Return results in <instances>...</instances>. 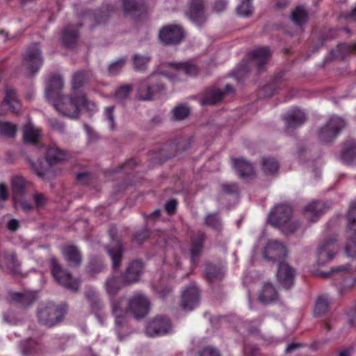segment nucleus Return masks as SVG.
<instances>
[{"instance_id": "f257e3e1", "label": "nucleus", "mask_w": 356, "mask_h": 356, "mask_svg": "<svg viewBox=\"0 0 356 356\" xmlns=\"http://www.w3.org/2000/svg\"><path fill=\"white\" fill-rule=\"evenodd\" d=\"M67 157V152L54 144L47 146L45 149L44 158L47 165L40 159L35 162L29 156H26V160L31 170L38 177L45 179L51 173V168L65 161Z\"/></svg>"}, {"instance_id": "f03ea898", "label": "nucleus", "mask_w": 356, "mask_h": 356, "mask_svg": "<svg viewBox=\"0 0 356 356\" xmlns=\"http://www.w3.org/2000/svg\"><path fill=\"white\" fill-rule=\"evenodd\" d=\"M165 89V86L162 78L159 74L154 72L139 82L136 97L142 101H151Z\"/></svg>"}, {"instance_id": "7ed1b4c3", "label": "nucleus", "mask_w": 356, "mask_h": 356, "mask_svg": "<svg viewBox=\"0 0 356 356\" xmlns=\"http://www.w3.org/2000/svg\"><path fill=\"white\" fill-rule=\"evenodd\" d=\"M88 100L84 94L80 95H61L53 101L55 108L62 115L72 118L79 115L81 106H85Z\"/></svg>"}, {"instance_id": "20e7f679", "label": "nucleus", "mask_w": 356, "mask_h": 356, "mask_svg": "<svg viewBox=\"0 0 356 356\" xmlns=\"http://www.w3.org/2000/svg\"><path fill=\"white\" fill-rule=\"evenodd\" d=\"M108 232L111 243L105 246V250L111 259L113 269L118 271L122 264L124 248L121 238L118 236V229L115 226L111 225Z\"/></svg>"}, {"instance_id": "39448f33", "label": "nucleus", "mask_w": 356, "mask_h": 356, "mask_svg": "<svg viewBox=\"0 0 356 356\" xmlns=\"http://www.w3.org/2000/svg\"><path fill=\"white\" fill-rule=\"evenodd\" d=\"M346 126V122L343 118L332 115L326 123L318 129V138L322 143H330L339 136Z\"/></svg>"}, {"instance_id": "423d86ee", "label": "nucleus", "mask_w": 356, "mask_h": 356, "mask_svg": "<svg viewBox=\"0 0 356 356\" xmlns=\"http://www.w3.org/2000/svg\"><path fill=\"white\" fill-rule=\"evenodd\" d=\"M49 262L51 274L55 280L65 288L74 292L77 291L80 284L79 280L65 269L55 257H51Z\"/></svg>"}, {"instance_id": "0eeeda50", "label": "nucleus", "mask_w": 356, "mask_h": 356, "mask_svg": "<svg viewBox=\"0 0 356 356\" xmlns=\"http://www.w3.org/2000/svg\"><path fill=\"white\" fill-rule=\"evenodd\" d=\"M42 62L41 51L37 44H33L26 51L22 63V70L25 76H33L39 70Z\"/></svg>"}, {"instance_id": "6e6552de", "label": "nucleus", "mask_w": 356, "mask_h": 356, "mask_svg": "<svg viewBox=\"0 0 356 356\" xmlns=\"http://www.w3.org/2000/svg\"><path fill=\"white\" fill-rule=\"evenodd\" d=\"M251 57V61H243L238 67V74H243L250 70V64L255 65L257 66L259 72H261L264 70V65L268 62L271 56V51L269 47H262L254 49L250 54Z\"/></svg>"}, {"instance_id": "1a4fd4ad", "label": "nucleus", "mask_w": 356, "mask_h": 356, "mask_svg": "<svg viewBox=\"0 0 356 356\" xmlns=\"http://www.w3.org/2000/svg\"><path fill=\"white\" fill-rule=\"evenodd\" d=\"M207 0H188L185 15L199 27H202L208 19L206 12Z\"/></svg>"}, {"instance_id": "9d476101", "label": "nucleus", "mask_w": 356, "mask_h": 356, "mask_svg": "<svg viewBox=\"0 0 356 356\" xmlns=\"http://www.w3.org/2000/svg\"><path fill=\"white\" fill-rule=\"evenodd\" d=\"M39 323L51 327L62 321L64 317V311L55 305L41 306L37 312Z\"/></svg>"}, {"instance_id": "9b49d317", "label": "nucleus", "mask_w": 356, "mask_h": 356, "mask_svg": "<svg viewBox=\"0 0 356 356\" xmlns=\"http://www.w3.org/2000/svg\"><path fill=\"white\" fill-rule=\"evenodd\" d=\"M127 309L136 319L145 317L150 310V300L142 293H136L127 301Z\"/></svg>"}, {"instance_id": "f8f14e48", "label": "nucleus", "mask_w": 356, "mask_h": 356, "mask_svg": "<svg viewBox=\"0 0 356 356\" xmlns=\"http://www.w3.org/2000/svg\"><path fill=\"white\" fill-rule=\"evenodd\" d=\"M192 138L190 136H181L175 139L172 144L166 146L165 148L156 152L154 156V159H159L160 162H163L175 156L174 152L167 153L170 149H174L175 152H182L188 149L192 143Z\"/></svg>"}, {"instance_id": "ddd939ff", "label": "nucleus", "mask_w": 356, "mask_h": 356, "mask_svg": "<svg viewBox=\"0 0 356 356\" xmlns=\"http://www.w3.org/2000/svg\"><path fill=\"white\" fill-rule=\"evenodd\" d=\"M292 208L286 204H280L273 207L269 213L268 222L275 227L284 226L291 219Z\"/></svg>"}, {"instance_id": "4468645a", "label": "nucleus", "mask_w": 356, "mask_h": 356, "mask_svg": "<svg viewBox=\"0 0 356 356\" xmlns=\"http://www.w3.org/2000/svg\"><path fill=\"white\" fill-rule=\"evenodd\" d=\"M184 35L183 28L173 24L163 26L159 33V38L165 45H177L184 40Z\"/></svg>"}, {"instance_id": "2eb2a0df", "label": "nucleus", "mask_w": 356, "mask_h": 356, "mask_svg": "<svg viewBox=\"0 0 356 356\" xmlns=\"http://www.w3.org/2000/svg\"><path fill=\"white\" fill-rule=\"evenodd\" d=\"M337 252V238L332 236L325 239L319 246L317 252L318 266H324L333 259Z\"/></svg>"}, {"instance_id": "dca6fc26", "label": "nucleus", "mask_w": 356, "mask_h": 356, "mask_svg": "<svg viewBox=\"0 0 356 356\" xmlns=\"http://www.w3.org/2000/svg\"><path fill=\"white\" fill-rule=\"evenodd\" d=\"M172 328L170 320L164 316H156L146 326V334L149 337L163 335Z\"/></svg>"}, {"instance_id": "f3484780", "label": "nucleus", "mask_w": 356, "mask_h": 356, "mask_svg": "<svg viewBox=\"0 0 356 356\" xmlns=\"http://www.w3.org/2000/svg\"><path fill=\"white\" fill-rule=\"evenodd\" d=\"M287 256L286 247L277 240H270L264 248L263 257L268 261L275 262Z\"/></svg>"}, {"instance_id": "a211bd4d", "label": "nucleus", "mask_w": 356, "mask_h": 356, "mask_svg": "<svg viewBox=\"0 0 356 356\" xmlns=\"http://www.w3.org/2000/svg\"><path fill=\"white\" fill-rule=\"evenodd\" d=\"M144 265L140 260L130 262L125 270L121 273V282L124 285H130L139 281L143 273Z\"/></svg>"}, {"instance_id": "6ab92c4d", "label": "nucleus", "mask_w": 356, "mask_h": 356, "mask_svg": "<svg viewBox=\"0 0 356 356\" xmlns=\"http://www.w3.org/2000/svg\"><path fill=\"white\" fill-rule=\"evenodd\" d=\"M295 269L287 263L280 262L277 271L279 284L285 289H290L294 284Z\"/></svg>"}, {"instance_id": "aec40b11", "label": "nucleus", "mask_w": 356, "mask_h": 356, "mask_svg": "<svg viewBox=\"0 0 356 356\" xmlns=\"http://www.w3.org/2000/svg\"><path fill=\"white\" fill-rule=\"evenodd\" d=\"M287 129H295L303 124L307 120L305 113L295 108L288 111L282 118Z\"/></svg>"}, {"instance_id": "412c9836", "label": "nucleus", "mask_w": 356, "mask_h": 356, "mask_svg": "<svg viewBox=\"0 0 356 356\" xmlns=\"http://www.w3.org/2000/svg\"><path fill=\"white\" fill-rule=\"evenodd\" d=\"M200 291L196 286L187 288L183 293L181 306L185 311H191L199 302Z\"/></svg>"}, {"instance_id": "4be33fe9", "label": "nucleus", "mask_w": 356, "mask_h": 356, "mask_svg": "<svg viewBox=\"0 0 356 356\" xmlns=\"http://www.w3.org/2000/svg\"><path fill=\"white\" fill-rule=\"evenodd\" d=\"M63 256L67 265L72 268H79L83 261L81 251L75 245H67L62 250Z\"/></svg>"}, {"instance_id": "5701e85b", "label": "nucleus", "mask_w": 356, "mask_h": 356, "mask_svg": "<svg viewBox=\"0 0 356 356\" xmlns=\"http://www.w3.org/2000/svg\"><path fill=\"white\" fill-rule=\"evenodd\" d=\"M82 24L68 25L63 31L61 42L67 48H72L75 46L79 37V28Z\"/></svg>"}, {"instance_id": "b1692460", "label": "nucleus", "mask_w": 356, "mask_h": 356, "mask_svg": "<svg viewBox=\"0 0 356 356\" xmlns=\"http://www.w3.org/2000/svg\"><path fill=\"white\" fill-rule=\"evenodd\" d=\"M204 274L206 280L210 283H219L225 277L223 268L210 262L206 263Z\"/></svg>"}, {"instance_id": "393cba45", "label": "nucleus", "mask_w": 356, "mask_h": 356, "mask_svg": "<svg viewBox=\"0 0 356 356\" xmlns=\"http://www.w3.org/2000/svg\"><path fill=\"white\" fill-rule=\"evenodd\" d=\"M63 87V79L59 76H54L51 77L48 83V86L46 89L45 96L48 100H55L61 94V90Z\"/></svg>"}, {"instance_id": "a878e982", "label": "nucleus", "mask_w": 356, "mask_h": 356, "mask_svg": "<svg viewBox=\"0 0 356 356\" xmlns=\"http://www.w3.org/2000/svg\"><path fill=\"white\" fill-rule=\"evenodd\" d=\"M327 207L321 201H312L304 209L305 216L312 222H316L319 216L324 213Z\"/></svg>"}, {"instance_id": "bb28decb", "label": "nucleus", "mask_w": 356, "mask_h": 356, "mask_svg": "<svg viewBox=\"0 0 356 356\" xmlns=\"http://www.w3.org/2000/svg\"><path fill=\"white\" fill-rule=\"evenodd\" d=\"M225 92L216 86H211L207 88L201 99L202 105H215L220 102Z\"/></svg>"}, {"instance_id": "cd10ccee", "label": "nucleus", "mask_w": 356, "mask_h": 356, "mask_svg": "<svg viewBox=\"0 0 356 356\" xmlns=\"http://www.w3.org/2000/svg\"><path fill=\"white\" fill-rule=\"evenodd\" d=\"M206 240V234L199 231L196 236L191 240V247L189 250L191 262L195 264L204 248V243Z\"/></svg>"}, {"instance_id": "c85d7f7f", "label": "nucleus", "mask_w": 356, "mask_h": 356, "mask_svg": "<svg viewBox=\"0 0 356 356\" xmlns=\"http://www.w3.org/2000/svg\"><path fill=\"white\" fill-rule=\"evenodd\" d=\"M278 298V292L273 284L266 282L259 291L258 299L265 305L270 304Z\"/></svg>"}, {"instance_id": "c756f323", "label": "nucleus", "mask_w": 356, "mask_h": 356, "mask_svg": "<svg viewBox=\"0 0 356 356\" xmlns=\"http://www.w3.org/2000/svg\"><path fill=\"white\" fill-rule=\"evenodd\" d=\"M124 298H120L113 299L111 301L112 313L115 318V323L118 325H122L124 323L126 317L129 312L126 308L123 307Z\"/></svg>"}, {"instance_id": "7c9ffc66", "label": "nucleus", "mask_w": 356, "mask_h": 356, "mask_svg": "<svg viewBox=\"0 0 356 356\" xmlns=\"http://www.w3.org/2000/svg\"><path fill=\"white\" fill-rule=\"evenodd\" d=\"M11 300L22 307H27L31 305L36 299V294L31 291H25L22 293H10Z\"/></svg>"}, {"instance_id": "2f4dec72", "label": "nucleus", "mask_w": 356, "mask_h": 356, "mask_svg": "<svg viewBox=\"0 0 356 356\" xmlns=\"http://www.w3.org/2000/svg\"><path fill=\"white\" fill-rule=\"evenodd\" d=\"M91 74L89 71L81 70L75 72L71 80V86L73 91L85 86L90 81Z\"/></svg>"}, {"instance_id": "473e14b6", "label": "nucleus", "mask_w": 356, "mask_h": 356, "mask_svg": "<svg viewBox=\"0 0 356 356\" xmlns=\"http://www.w3.org/2000/svg\"><path fill=\"white\" fill-rule=\"evenodd\" d=\"M2 262L12 273L19 274L21 273L20 263L17 260L15 252H5L2 257Z\"/></svg>"}, {"instance_id": "72a5a7b5", "label": "nucleus", "mask_w": 356, "mask_h": 356, "mask_svg": "<svg viewBox=\"0 0 356 356\" xmlns=\"http://www.w3.org/2000/svg\"><path fill=\"white\" fill-rule=\"evenodd\" d=\"M165 65L168 67H170L179 71H183L186 74L190 76L197 75L198 73L197 67L191 62H184V63H175V62H169L166 63Z\"/></svg>"}, {"instance_id": "f704fd0d", "label": "nucleus", "mask_w": 356, "mask_h": 356, "mask_svg": "<svg viewBox=\"0 0 356 356\" xmlns=\"http://www.w3.org/2000/svg\"><path fill=\"white\" fill-rule=\"evenodd\" d=\"M234 165L241 177H249L254 175L252 165L243 159H234Z\"/></svg>"}, {"instance_id": "c9c22d12", "label": "nucleus", "mask_w": 356, "mask_h": 356, "mask_svg": "<svg viewBox=\"0 0 356 356\" xmlns=\"http://www.w3.org/2000/svg\"><path fill=\"white\" fill-rule=\"evenodd\" d=\"M123 8L126 15H136L144 10L143 0H123Z\"/></svg>"}, {"instance_id": "e433bc0d", "label": "nucleus", "mask_w": 356, "mask_h": 356, "mask_svg": "<svg viewBox=\"0 0 356 356\" xmlns=\"http://www.w3.org/2000/svg\"><path fill=\"white\" fill-rule=\"evenodd\" d=\"M341 158L345 163H350L356 158V141L350 140L344 143Z\"/></svg>"}, {"instance_id": "4c0bfd02", "label": "nucleus", "mask_w": 356, "mask_h": 356, "mask_svg": "<svg viewBox=\"0 0 356 356\" xmlns=\"http://www.w3.org/2000/svg\"><path fill=\"white\" fill-rule=\"evenodd\" d=\"M151 60L149 54L141 55L135 54L132 56L134 69L139 72H145L147 70L148 63Z\"/></svg>"}, {"instance_id": "58836bf2", "label": "nucleus", "mask_w": 356, "mask_h": 356, "mask_svg": "<svg viewBox=\"0 0 356 356\" xmlns=\"http://www.w3.org/2000/svg\"><path fill=\"white\" fill-rule=\"evenodd\" d=\"M204 224L213 229H221V218L218 213H207L204 218Z\"/></svg>"}, {"instance_id": "ea45409f", "label": "nucleus", "mask_w": 356, "mask_h": 356, "mask_svg": "<svg viewBox=\"0 0 356 356\" xmlns=\"http://www.w3.org/2000/svg\"><path fill=\"white\" fill-rule=\"evenodd\" d=\"M291 20L298 26L305 24L308 21L307 11L302 6H298L292 13Z\"/></svg>"}, {"instance_id": "a19ab883", "label": "nucleus", "mask_w": 356, "mask_h": 356, "mask_svg": "<svg viewBox=\"0 0 356 356\" xmlns=\"http://www.w3.org/2000/svg\"><path fill=\"white\" fill-rule=\"evenodd\" d=\"M347 243L345 248L346 254L348 257L356 259V232L350 235V228L347 226Z\"/></svg>"}, {"instance_id": "79ce46f5", "label": "nucleus", "mask_w": 356, "mask_h": 356, "mask_svg": "<svg viewBox=\"0 0 356 356\" xmlns=\"http://www.w3.org/2000/svg\"><path fill=\"white\" fill-rule=\"evenodd\" d=\"M23 137L25 142L35 144L40 137V131L32 125L27 124L24 127Z\"/></svg>"}, {"instance_id": "37998d69", "label": "nucleus", "mask_w": 356, "mask_h": 356, "mask_svg": "<svg viewBox=\"0 0 356 356\" xmlns=\"http://www.w3.org/2000/svg\"><path fill=\"white\" fill-rule=\"evenodd\" d=\"M124 285L115 276L109 277L105 282V288L110 296H114Z\"/></svg>"}, {"instance_id": "c03bdc74", "label": "nucleus", "mask_w": 356, "mask_h": 356, "mask_svg": "<svg viewBox=\"0 0 356 356\" xmlns=\"http://www.w3.org/2000/svg\"><path fill=\"white\" fill-rule=\"evenodd\" d=\"M3 102L7 104L13 112H16L19 108V103L15 95V92L12 88H7Z\"/></svg>"}, {"instance_id": "a18cd8bd", "label": "nucleus", "mask_w": 356, "mask_h": 356, "mask_svg": "<svg viewBox=\"0 0 356 356\" xmlns=\"http://www.w3.org/2000/svg\"><path fill=\"white\" fill-rule=\"evenodd\" d=\"M106 266V264L102 259L93 257L90 259L87 266V271L91 275H95L102 272Z\"/></svg>"}, {"instance_id": "49530a36", "label": "nucleus", "mask_w": 356, "mask_h": 356, "mask_svg": "<svg viewBox=\"0 0 356 356\" xmlns=\"http://www.w3.org/2000/svg\"><path fill=\"white\" fill-rule=\"evenodd\" d=\"M85 296L94 311L97 312L102 308V302L94 290L90 289L87 291Z\"/></svg>"}, {"instance_id": "de8ad7c7", "label": "nucleus", "mask_w": 356, "mask_h": 356, "mask_svg": "<svg viewBox=\"0 0 356 356\" xmlns=\"http://www.w3.org/2000/svg\"><path fill=\"white\" fill-rule=\"evenodd\" d=\"M17 131L15 124L8 122H0V136L6 138H14Z\"/></svg>"}, {"instance_id": "09e8293b", "label": "nucleus", "mask_w": 356, "mask_h": 356, "mask_svg": "<svg viewBox=\"0 0 356 356\" xmlns=\"http://www.w3.org/2000/svg\"><path fill=\"white\" fill-rule=\"evenodd\" d=\"M262 169L267 175L276 172L279 169V164L273 158H264L262 159Z\"/></svg>"}, {"instance_id": "8fccbe9b", "label": "nucleus", "mask_w": 356, "mask_h": 356, "mask_svg": "<svg viewBox=\"0 0 356 356\" xmlns=\"http://www.w3.org/2000/svg\"><path fill=\"white\" fill-rule=\"evenodd\" d=\"M172 114L175 120H182L189 115L190 109L184 104H179L173 108Z\"/></svg>"}, {"instance_id": "3c124183", "label": "nucleus", "mask_w": 356, "mask_h": 356, "mask_svg": "<svg viewBox=\"0 0 356 356\" xmlns=\"http://www.w3.org/2000/svg\"><path fill=\"white\" fill-rule=\"evenodd\" d=\"M348 227L350 228V235L352 236L356 232V204H351L347 216Z\"/></svg>"}, {"instance_id": "603ef678", "label": "nucleus", "mask_w": 356, "mask_h": 356, "mask_svg": "<svg viewBox=\"0 0 356 356\" xmlns=\"http://www.w3.org/2000/svg\"><path fill=\"white\" fill-rule=\"evenodd\" d=\"M11 187L13 193L22 195L24 192L25 181L22 177L16 176L11 180Z\"/></svg>"}, {"instance_id": "864d4df0", "label": "nucleus", "mask_w": 356, "mask_h": 356, "mask_svg": "<svg viewBox=\"0 0 356 356\" xmlns=\"http://www.w3.org/2000/svg\"><path fill=\"white\" fill-rule=\"evenodd\" d=\"M252 0H242L241 3L237 6V13L241 16L248 17L252 13Z\"/></svg>"}, {"instance_id": "5fc2aeb1", "label": "nucleus", "mask_w": 356, "mask_h": 356, "mask_svg": "<svg viewBox=\"0 0 356 356\" xmlns=\"http://www.w3.org/2000/svg\"><path fill=\"white\" fill-rule=\"evenodd\" d=\"M302 223L299 220H294L293 221H289L284 226H282V232L285 234H294L298 230L302 228Z\"/></svg>"}, {"instance_id": "6e6d98bb", "label": "nucleus", "mask_w": 356, "mask_h": 356, "mask_svg": "<svg viewBox=\"0 0 356 356\" xmlns=\"http://www.w3.org/2000/svg\"><path fill=\"white\" fill-rule=\"evenodd\" d=\"M126 58H120L111 63L108 67V72L111 75H115L119 73L126 63Z\"/></svg>"}, {"instance_id": "4d7b16f0", "label": "nucleus", "mask_w": 356, "mask_h": 356, "mask_svg": "<svg viewBox=\"0 0 356 356\" xmlns=\"http://www.w3.org/2000/svg\"><path fill=\"white\" fill-rule=\"evenodd\" d=\"M133 87L130 84H125L120 86L115 92V97L120 101L127 99L130 92L132 91Z\"/></svg>"}, {"instance_id": "13d9d810", "label": "nucleus", "mask_w": 356, "mask_h": 356, "mask_svg": "<svg viewBox=\"0 0 356 356\" xmlns=\"http://www.w3.org/2000/svg\"><path fill=\"white\" fill-rule=\"evenodd\" d=\"M328 300L323 297H319L316 302L314 314L321 316L325 313L328 309Z\"/></svg>"}, {"instance_id": "bf43d9fd", "label": "nucleus", "mask_w": 356, "mask_h": 356, "mask_svg": "<svg viewBox=\"0 0 356 356\" xmlns=\"http://www.w3.org/2000/svg\"><path fill=\"white\" fill-rule=\"evenodd\" d=\"M150 234V232L147 227H143L140 230L136 231L134 235V240L138 244L143 243L147 240Z\"/></svg>"}, {"instance_id": "052dcab7", "label": "nucleus", "mask_w": 356, "mask_h": 356, "mask_svg": "<svg viewBox=\"0 0 356 356\" xmlns=\"http://www.w3.org/2000/svg\"><path fill=\"white\" fill-rule=\"evenodd\" d=\"M33 200L37 208L44 207L47 202V197L44 194L35 193L32 195Z\"/></svg>"}, {"instance_id": "680f3d73", "label": "nucleus", "mask_w": 356, "mask_h": 356, "mask_svg": "<svg viewBox=\"0 0 356 356\" xmlns=\"http://www.w3.org/2000/svg\"><path fill=\"white\" fill-rule=\"evenodd\" d=\"M197 356H220V354L218 349L211 346H207L200 350Z\"/></svg>"}, {"instance_id": "e2e57ef3", "label": "nucleus", "mask_w": 356, "mask_h": 356, "mask_svg": "<svg viewBox=\"0 0 356 356\" xmlns=\"http://www.w3.org/2000/svg\"><path fill=\"white\" fill-rule=\"evenodd\" d=\"M177 204V200L175 199H171L165 204L164 208L168 215H173L175 213Z\"/></svg>"}, {"instance_id": "0e129e2a", "label": "nucleus", "mask_w": 356, "mask_h": 356, "mask_svg": "<svg viewBox=\"0 0 356 356\" xmlns=\"http://www.w3.org/2000/svg\"><path fill=\"white\" fill-rule=\"evenodd\" d=\"M113 106H109L107 107L105 111V115L107 120L108 121L110 124V127L112 130L115 129V120H114V115H113Z\"/></svg>"}, {"instance_id": "69168bd1", "label": "nucleus", "mask_w": 356, "mask_h": 356, "mask_svg": "<svg viewBox=\"0 0 356 356\" xmlns=\"http://www.w3.org/2000/svg\"><path fill=\"white\" fill-rule=\"evenodd\" d=\"M33 341L31 339L27 340L22 343V352L25 356L29 355L33 350Z\"/></svg>"}, {"instance_id": "338daca9", "label": "nucleus", "mask_w": 356, "mask_h": 356, "mask_svg": "<svg viewBox=\"0 0 356 356\" xmlns=\"http://www.w3.org/2000/svg\"><path fill=\"white\" fill-rule=\"evenodd\" d=\"M51 129L58 131H63L64 129V124L63 122L55 118H51L48 120Z\"/></svg>"}, {"instance_id": "774afa93", "label": "nucleus", "mask_w": 356, "mask_h": 356, "mask_svg": "<svg viewBox=\"0 0 356 356\" xmlns=\"http://www.w3.org/2000/svg\"><path fill=\"white\" fill-rule=\"evenodd\" d=\"M274 83H269L263 87L260 93L263 92V97H271L274 95Z\"/></svg>"}]
</instances>
